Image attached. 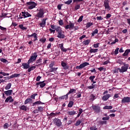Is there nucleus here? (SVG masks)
<instances>
[{
	"instance_id": "obj_60",
	"label": "nucleus",
	"mask_w": 130,
	"mask_h": 130,
	"mask_svg": "<svg viewBox=\"0 0 130 130\" xmlns=\"http://www.w3.org/2000/svg\"><path fill=\"white\" fill-rule=\"evenodd\" d=\"M109 118H110L109 116L105 117L103 118V120H109Z\"/></svg>"
},
{
	"instance_id": "obj_22",
	"label": "nucleus",
	"mask_w": 130,
	"mask_h": 130,
	"mask_svg": "<svg viewBox=\"0 0 130 130\" xmlns=\"http://www.w3.org/2000/svg\"><path fill=\"white\" fill-rule=\"evenodd\" d=\"M32 36H34L35 39L34 40V41H36L37 40L38 38H37V34L36 33H34L30 35H28V37H32Z\"/></svg>"
},
{
	"instance_id": "obj_31",
	"label": "nucleus",
	"mask_w": 130,
	"mask_h": 130,
	"mask_svg": "<svg viewBox=\"0 0 130 130\" xmlns=\"http://www.w3.org/2000/svg\"><path fill=\"white\" fill-rule=\"evenodd\" d=\"M76 90L75 89H70V90L69 91V92L67 93L68 95H70V94H72V93H76Z\"/></svg>"
},
{
	"instance_id": "obj_56",
	"label": "nucleus",
	"mask_w": 130,
	"mask_h": 130,
	"mask_svg": "<svg viewBox=\"0 0 130 130\" xmlns=\"http://www.w3.org/2000/svg\"><path fill=\"white\" fill-rule=\"evenodd\" d=\"M35 96H37V93H35L31 95L30 98L32 99H35Z\"/></svg>"
},
{
	"instance_id": "obj_5",
	"label": "nucleus",
	"mask_w": 130,
	"mask_h": 130,
	"mask_svg": "<svg viewBox=\"0 0 130 130\" xmlns=\"http://www.w3.org/2000/svg\"><path fill=\"white\" fill-rule=\"evenodd\" d=\"M92 108L96 113H99V112L101 111L100 106H99V105H92Z\"/></svg>"
},
{
	"instance_id": "obj_39",
	"label": "nucleus",
	"mask_w": 130,
	"mask_h": 130,
	"mask_svg": "<svg viewBox=\"0 0 130 130\" xmlns=\"http://www.w3.org/2000/svg\"><path fill=\"white\" fill-rule=\"evenodd\" d=\"M19 28H20V29H22V30H27V27L24 26L23 24L19 25Z\"/></svg>"
},
{
	"instance_id": "obj_12",
	"label": "nucleus",
	"mask_w": 130,
	"mask_h": 130,
	"mask_svg": "<svg viewBox=\"0 0 130 130\" xmlns=\"http://www.w3.org/2000/svg\"><path fill=\"white\" fill-rule=\"evenodd\" d=\"M46 20H47L46 18L42 19L41 22L39 23L40 27H42V28H44V27H45V25H46Z\"/></svg>"
},
{
	"instance_id": "obj_33",
	"label": "nucleus",
	"mask_w": 130,
	"mask_h": 130,
	"mask_svg": "<svg viewBox=\"0 0 130 130\" xmlns=\"http://www.w3.org/2000/svg\"><path fill=\"white\" fill-rule=\"evenodd\" d=\"M96 34H98V29H95L91 34L92 36H94Z\"/></svg>"
},
{
	"instance_id": "obj_15",
	"label": "nucleus",
	"mask_w": 130,
	"mask_h": 130,
	"mask_svg": "<svg viewBox=\"0 0 130 130\" xmlns=\"http://www.w3.org/2000/svg\"><path fill=\"white\" fill-rule=\"evenodd\" d=\"M30 63L28 62V63H22V66L23 67V69L24 70H27V69H29L30 68Z\"/></svg>"
},
{
	"instance_id": "obj_42",
	"label": "nucleus",
	"mask_w": 130,
	"mask_h": 130,
	"mask_svg": "<svg viewBox=\"0 0 130 130\" xmlns=\"http://www.w3.org/2000/svg\"><path fill=\"white\" fill-rule=\"evenodd\" d=\"M55 30L56 31V32H57V33L62 31V30H61V28H60V26H58L55 28Z\"/></svg>"
},
{
	"instance_id": "obj_19",
	"label": "nucleus",
	"mask_w": 130,
	"mask_h": 130,
	"mask_svg": "<svg viewBox=\"0 0 130 130\" xmlns=\"http://www.w3.org/2000/svg\"><path fill=\"white\" fill-rule=\"evenodd\" d=\"M4 93L6 96H11V94L13 93V90H8L4 91Z\"/></svg>"
},
{
	"instance_id": "obj_61",
	"label": "nucleus",
	"mask_w": 130,
	"mask_h": 130,
	"mask_svg": "<svg viewBox=\"0 0 130 130\" xmlns=\"http://www.w3.org/2000/svg\"><path fill=\"white\" fill-rule=\"evenodd\" d=\"M42 61V59L39 58L38 60L36 61V63H40Z\"/></svg>"
},
{
	"instance_id": "obj_51",
	"label": "nucleus",
	"mask_w": 130,
	"mask_h": 130,
	"mask_svg": "<svg viewBox=\"0 0 130 130\" xmlns=\"http://www.w3.org/2000/svg\"><path fill=\"white\" fill-rule=\"evenodd\" d=\"M118 50H119V48H117L115 50V55H116L117 54H118Z\"/></svg>"
},
{
	"instance_id": "obj_23",
	"label": "nucleus",
	"mask_w": 130,
	"mask_h": 130,
	"mask_svg": "<svg viewBox=\"0 0 130 130\" xmlns=\"http://www.w3.org/2000/svg\"><path fill=\"white\" fill-rule=\"evenodd\" d=\"M89 129L90 130H97V129H98V127L96 125L91 126L89 127Z\"/></svg>"
},
{
	"instance_id": "obj_14",
	"label": "nucleus",
	"mask_w": 130,
	"mask_h": 130,
	"mask_svg": "<svg viewBox=\"0 0 130 130\" xmlns=\"http://www.w3.org/2000/svg\"><path fill=\"white\" fill-rule=\"evenodd\" d=\"M13 102H14V99H13L12 96H9V97L6 98V99L5 100V103H9V102L10 103H11Z\"/></svg>"
},
{
	"instance_id": "obj_3",
	"label": "nucleus",
	"mask_w": 130,
	"mask_h": 130,
	"mask_svg": "<svg viewBox=\"0 0 130 130\" xmlns=\"http://www.w3.org/2000/svg\"><path fill=\"white\" fill-rule=\"evenodd\" d=\"M37 56H38V55H37V52H35L33 54L32 56H31L29 59L28 61V63H31V62H33V61H35L36 60V58H37Z\"/></svg>"
},
{
	"instance_id": "obj_43",
	"label": "nucleus",
	"mask_w": 130,
	"mask_h": 130,
	"mask_svg": "<svg viewBox=\"0 0 130 130\" xmlns=\"http://www.w3.org/2000/svg\"><path fill=\"white\" fill-rule=\"evenodd\" d=\"M31 101H32V99H27L25 101V104H28V103H29V102H31Z\"/></svg>"
},
{
	"instance_id": "obj_58",
	"label": "nucleus",
	"mask_w": 130,
	"mask_h": 130,
	"mask_svg": "<svg viewBox=\"0 0 130 130\" xmlns=\"http://www.w3.org/2000/svg\"><path fill=\"white\" fill-rule=\"evenodd\" d=\"M38 110H39V111H40L41 112L43 111V107H38Z\"/></svg>"
},
{
	"instance_id": "obj_26",
	"label": "nucleus",
	"mask_w": 130,
	"mask_h": 130,
	"mask_svg": "<svg viewBox=\"0 0 130 130\" xmlns=\"http://www.w3.org/2000/svg\"><path fill=\"white\" fill-rule=\"evenodd\" d=\"M130 52V49H126L124 53L123 54V56H126V55H128V53Z\"/></svg>"
},
{
	"instance_id": "obj_13",
	"label": "nucleus",
	"mask_w": 130,
	"mask_h": 130,
	"mask_svg": "<svg viewBox=\"0 0 130 130\" xmlns=\"http://www.w3.org/2000/svg\"><path fill=\"white\" fill-rule=\"evenodd\" d=\"M22 16H23V18H28L29 17H31L32 15L30 14V13H28V12H21Z\"/></svg>"
},
{
	"instance_id": "obj_29",
	"label": "nucleus",
	"mask_w": 130,
	"mask_h": 130,
	"mask_svg": "<svg viewBox=\"0 0 130 130\" xmlns=\"http://www.w3.org/2000/svg\"><path fill=\"white\" fill-rule=\"evenodd\" d=\"M11 87H12V83H9L6 85V86L5 87V89L6 90H9L11 89Z\"/></svg>"
},
{
	"instance_id": "obj_45",
	"label": "nucleus",
	"mask_w": 130,
	"mask_h": 130,
	"mask_svg": "<svg viewBox=\"0 0 130 130\" xmlns=\"http://www.w3.org/2000/svg\"><path fill=\"white\" fill-rule=\"evenodd\" d=\"M89 79L90 81H91V82H93V81H94V79H95V76H90Z\"/></svg>"
},
{
	"instance_id": "obj_24",
	"label": "nucleus",
	"mask_w": 130,
	"mask_h": 130,
	"mask_svg": "<svg viewBox=\"0 0 130 130\" xmlns=\"http://www.w3.org/2000/svg\"><path fill=\"white\" fill-rule=\"evenodd\" d=\"M18 77H20V74L15 73L10 76V78H11V79H13V78H18Z\"/></svg>"
},
{
	"instance_id": "obj_38",
	"label": "nucleus",
	"mask_w": 130,
	"mask_h": 130,
	"mask_svg": "<svg viewBox=\"0 0 130 130\" xmlns=\"http://www.w3.org/2000/svg\"><path fill=\"white\" fill-rule=\"evenodd\" d=\"M92 25H93V23L87 22L86 25V28H90V27H91V26H92Z\"/></svg>"
},
{
	"instance_id": "obj_55",
	"label": "nucleus",
	"mask_w": 130,
	"mask_h": 130,
	"mask_svg": "<svg viewBox=\"0 0 130 130\" xmlns=\"http://www.w3.org/2000/svg\"><path fill=\"white\" fill-rule=\"evenodd\" d=\"M110 17H111V14L110 13L107 14L106 15V19L108 20L109 18H110Z\"/></svg>"
},
{
	"instance_id": "obj_62",
	"label": "nucleus",
	"mask_w": 130,
	"mask_h": 130,
	"mask_svg": "<svg viewBox=\"0 0 130 130\" xmlns=\"http://www.w3.org/2000/svg\"><path fill=\"white\" fill-rule=\"evenodd\" d=\"M96 19L98 20H103V18H102V16H98L96 17Z\"/></svg>"
},
{
	"instance_id": "obj_64",
	"label": "nucleus",
	"mask_w": 130,
	"mask_h": 130,
	"mask_svg": "<svg viewBox=\"0 0 130 130\" xmlns=\"http://www.w3.org/2000/svg\"><path fill=\"white\" fill-rule=\"evenodd\" d=\"M59 25H60V26H62V25H63V22L62 20L59 21Z\"/></svg>"
},
{
	"instance_id": "obj_41",
	"label": "nucleus",
	"mask_w": 130,
	"mask_h": 130,
	"mask_svg": "<svg viewBox=\"0 0 130 130\" xmlns=\"http://www.w3.org/2000/svg\"><path fill=\"white\" fill-rule=\"evenodd\" d=\"M103 109H112V106H106L103 107Z\"/></svg>"
},
{
	"instance_id": "obj_17",
	"label": "nucleus",
	"mask_w": 130,
	"mask_h": 130,
	"mask_svg": "<svg viewBox=\"0 0 130 130\" xmlns=\"http://www.w3.org/2000/svg\"><path fill=\"white\" fill-rule=\"evenodd\" d=\"M110 97H111V95L110 94H107L106 95H105L103 96L102 100L104 101H107V100H108V99H109V98H110Z\"/></svg>"
},
{
	"instance_id": "obj_28",
	"label": "nucleus",
	"mask_w": 130,
	"mask_h": 130,
	"mask_svg": "<svg viewBox=\"0 0 130 130\" xmlns=\"http://www.w3.org/2000/svg\"><path fill=\"white\" fill-rule=\"evenodd\" d=\"M33 106H35V105H40V104H44L43 103L40 102V101H37L33 104Z\"/></svg>"
},
{
	"instance_id": "obj_2",
	"label": "nucleus",
	"mask_w": 130,
	"mask_h": 130,
	"mask_svg": "<svg viewBox=\"0 0 130 130\" xmlns=\"http://www.w3.org/2000/svg\"><path fill=\"white\" fill-rule=\"evenodd\" d=\"M129 67V65H128V64L124 63L123 66L121 67V69L118 68V70H119V73H124L125 72H127Z\"/></svg>"
},
{
	"instance_id": "obj_54",
	"label": "nucleus",
	"mask_w": 130,
	"mask_h": 130,
	"mask_svg": "<svg viewBox=\"0 0 130 130\" xmlns=\"http://www.w3.org/2000/svg\"><path fill=\"white\" fill-rule=\"evenodd\" d=\"M76 98H80V97L82 96L81 95V92H79L78 93H76Z\"/></svg>"
},
{
	"instance_id": "obj_49",
	"label": "nucleus",
	"mask_w": 130,
	"mask_h": 130,
	"mask_svg": "<svg viewBox=\"0 0 130 130\" xmlns=\"http://www.w3.org/2000/svg\"><path fill=\"white\" fill-rule=\"evenodd\" d=\"M106 121H100L99 123L101 125H103V124H106Z\"/></svg>"
},
{
	"instance_id": "obj_16",
	"label": "nucleus",
	"mask_w": 130,
	"mask_h": 130,
	"mask_svg": "<svg viewBox=\"0 0 130 130\" xmlns=\"http://www.w3.org/2000/svg\"><path fill=\"white\" fill-rule=\"evenodd\" d=\"M37 86H38V85H40V87L41 88H44V87H45V86L46 85V83H44V81H42V82H37L36 83Z\"/></svg>"
},
{
	"instance_id": "obj_35",
	"label": "nucleus",
	"mask_w": 130,
	"mask_h": 130,
	"mask_svg": "<svg viewBox=\"0 0 130 130\" xmlns=\"http://www.w3.org/2000/svg\"><path fill=\"white\" fill-rule=\"evenodd\" d=\"M20 109L21 110H24V111H26L27 110V107L25 106L24 105L21 106L20 107Z\"/></svg>"
},
{
	"instance_id": "obj_30",
	"label": "nucleus",
	"mask_w": 130,
	"mask_h": 130,
	"mask_svg": "<svg viewBox=\"0 0 130 130\" xmlns=\"http://www.w3.org/2000/svg\"><path fill=\"white\" fill-rule=\"evenodd\" d=\"M81 123L82 121L81 120H78L77 121H76L75 125L76 126H79V125H80V124H81Z\"/></svg>"
},
{
	"instance_id": "obj_53",
	"label": "nucleus",
	"mask_w": 130,
	"mask_h": 130,
	"mask_svg": "<svg viewBox=\"0 0 130 130\" xmlns=\"http://www.w3.org/2000/svg\"><path fill=\"white\" fill-rule=\"evenodd\" d=\"M1 61L2 62H5V63L8 62V60L7 59H5V58H1Z\"/></svg>"
},
{
	"instance_id": "obj_34",
	"label": "nucleus",
	"mask_w": 130,
	"mask_h": 130,
	"mask_svg": "<svg viewBox=\"0 0 130 130\" xmlns=\"http://www.w3.org/2000/svg\"><path fill=\"white\" fill-rule=\"evenodd\" d=\"M79 112L77 114V117H80V115H81V114H82V113H83V109H79Z\"/></svg>"
},
{
	"instance_id": "obj_52",
	"label": "nucleus",
	"mask_w": 130,
	"mask_h": 130,
	"mask_svg": "<svg viewBox=\"0 0 130 130\" xmlns=\"http://www.w3.org/2000/svg\"><path fill=\"white\" fill-rule=\"evenodd\" d=\"M0 29L1 30H2V31H7V28L4 27L2 26H0Z\"/></svg>"
},
{
	"instance_id": "obj_10",
	"label": "nucleus",
	"mask_w": 130,
	"mask_h": 130,
	"mask_svg": "<svg viewBox=\"0 0 130 130\" xmlns=\"http://www.w3.org/2000/svg\"><path fill=\"white\" fill-rule=\"evenodd\" d=\"M74 26H75V23L70 21L69 24L66 25L65 26V28L67 29H70V30H73V29H74Z\"/></svg>"
},
{
	"instance_id": "obj_18",
	"label": "nucleus",
	"mask_w": 130,
	"mask_h": 130,
	"mask_svg": "<svg viewBox=\"0 0 130 130\" xmlns=\"http://www.w3.org/2000/svg\"><path fill=\"white\" fill-rule=\"evenodd\" d=\"M59 46L60 49L62 51H63V52H67V51H68V49L63 47V44L62 43V44H59Z\"/></svg>"
},
{
	"instance_id": "obj_1",
	"label": "nucleus",
	"mask_w": 130,
	"mask_h": 130,
	"mask_svg": "<svg viewBox=\"0 0 130 130\" xmlns=\"http://www.w3.org/2000/svg\"><path fill=\"white\" fill-rule=\"evenodd\" d=\"M44 18V10L43 9H40L39 10V13L36 15V20H39V19H42Z\"/></svg>"
},
{
	"instance_id": "obj_32",
	"label": "nucleus",
	"mask_w": 130,
	"mask_h": 130,
	"mask_svg": "<svg viewBox=\"0 0 130 130\" xmlns=\"http://www.w3.org/2000/svg\"><path fill=\"white\" fill-rule=\"evenodd\" d=\"M69 98V94L68 93L66 95H63L59 98V99H68Z\"/></svg>"
},
{
	"instance_id": "obj_37",
	"label": "nucleus",
	"mask_w": 130,
	"mask_h": 130,
	"mask_svg": "<svg viewBox=\"0 0 130 130\" xmlns=\"http://www.w3.org/2000/svg\"><path fill=\"white\" fill-rule=\"evenodd\" d=\"M89 43H90V40H87L83 42V44L84 45H89Z\"/></svg>"
},
{
	"instance_id": "obj_7",
	"label": "nucleus",
	"mask_w": 130,
	"mask_h": 130,
	"mask_svg": "<svg viewBox=\"0 0 130 130\" xmlns=\"http://www.w3.org/2000/svg\"><path fill=\"white\" fill-rule=\"evenodd\" d=\"M90 64L88 62H83V63L81 64L79 66H76V69L77 70H81L82 69H84L85 67H87Z\"/></svg>"
},
{
	"instance_id": "obj_4",
	"label": "nucleus",
	"mask_w": 130,
	"mask_h": 130,
	"mask_svg": "<svg viewBox=\"0 0 130 130\" xmlns=\"http://www.w3.org/2000/svg\"><path fill=\"white\" fill-rule=\"evenodd\" d=\"M104 6L105 8V10L106 11H109L110 10H111V8H110V6H109V0H105L104 1Z\"/></svg>"
},
{
	"instance_id": "obj_6",
	"label": "nucleus",
	"mask_w": 130,
	"mask_h": 130,
	"mask_svg": "<svg viewBox=\"0 0 130 130\" xmlns=\"http://www.w3.org/2000/svg\"><path fill=\"white\" fill-rule=\"evenodd\" d=\"M26 4L28 5L29 10H32V9H34L36 7V3L33 2H27Z\"/></svg>"
},
{
	"instance_id": "obj_63",
	"label": "nucleus",
	"mask_w": 130,
	"mask_h": 130,
	"mask_svg": "<svg viewBox=\"0 0 130 130\" xmlns=\"http://www.w3.org/2000/svg\"><path fill=\"white\" fill-rule=\"evenodd\" d=\"M40 79H41V77L40 76H38L36 79L37 82H39V81H40Z\"/></svg>"
},
{
	"instance_id": "obj_20",
	"label": "nucleus",
	"mask_w": 130,
	"mask_h": 130,
	"mask_svg": "<svg viewBox=\"0 0 130 130\" xmlns=\"http://www.w3.org/2000/svg\"><path fill=\"white\" fill-rule=\"evenodd\" d=\"M61 66L63 68L64 70H68L69 69V66H67V63L61 61Z\"/></svg>"
},
{
	"instance_id": "obj_50",
	"label": "nucleus",
	"mask_w": 130,
	"mask_h": 130,
	"mask_svg": "<svg viewBox=\"0 0 130 130\" xmlns=\"http://www.w3.org/2000/svg\"><path fill=\"white\" fill-rule=\"evenodd\" d=\"M92 46H93L94 48H98V47H99V43L94 44Z\"/></svg>"
},
{
	"instance_id": "obj_57",
	"label": "nucleus",
	"mask_w": 130,
	"mask_h": 130,
	"mask_svg": "<svg viewBox=\"0 0 130 130\" xmlns=\"http://www.w3.org/2000/svg\"><path fill=\"white\" fill-rule=\"evenodd\" d=\"M80 5H76V6H75V10H76V11H77V10H79V9H80Z\"/></svg>"
},
{
	"instance_id": "obj_27",
	"label": "nucleus",
	"mask_w": 130,
	"mask_h": 130,
	"mask_svg": "<svg viewBox=\"0 0 130 130\" xmlns=\"http://www.w3.org/2000/svg\"><path fill=\"white\" fill-rule=\"evenodd\" d=\"M89 52H90V53H95V52H98V49H90Z\"/></svg>"
},
{
	"instance_id": "obj_48",
	"label": "nucleus",
	"mask_w": 130,
	"mask_h": 130,
	"mask_svg": "<svg viewBox=\"0 0 130 130\" xmlns=\"http://www.w3.org/2000/svg\"><path fill=\"white\" fill-rule=\"evenodd\" d=\"M83 18H84V16L83 15H81L78 19V22H82V21H83Z\"/></svg>"
},
{
	"instance_id": "obj_9",
	"label": "nucleus",
	"mask_w": 130,
	"mask_h": 130,
	"mask_svg": "<svg viewBox=\"0 0 130 130\" xmlns=\"http://www.w3.org/2000/svg\"><path fill=\"white\" fill-rule=\"evenodd\" d=\"M57 37L58 38L63 39V38H64L66 37V35H64V31L62 30V31H59V32H58Z\"/></svg>"
},
{
	"instance_id": "obj_47",
	"label": "nucleus",
	"mask_w": 130,
	"mask_h": 130,
	"mask_svg": "<svg viewBox=\"0 0 130 130\" xmlns=\"http://www.w3.org/2000/svg\"><path fill=\"white\" fill-rule=\"evenodd\" d=\"M40 41L42 42V43H44L45 41H46V39L45 38H42L40 40Z\"/></svg>"
},
{
	"instance_id": "obj_36",
	"label": "nucleus",
	"mask_w": 130,
	"mask_h": 130,
	"mask_svg": "<svg viewBox=\"0 0 130 130\" xmlns=\"http://www.w3.org/2000/svg\"><path fill=\"white\" fill-rule=\"evenodd\" d=\"M74 105V102L73 101H70L68 105V107H70V108H71V107Z\"/></svg>"
},
{
	"instance_id": "obj_44",
	"label": "nucleus",
	"mask_w": 130,
	"mask_h": 130,
	"mask_svg": "<svg viewBox=\"0 0 130 130\" xmlns=\"http://www.w3.org/2000/svg\"><path fill=\"white\" fill-rule=\"evenodd\" d=\"M71 3H73V0H68L67 2H64L65 5H71Z\"/></svg>"
},
{
	"instance_id": "obj_25",
	"label": "nucleus",
	"mask_w": 130,
	"mask_h": 130,
	"mask_svg": "<svg viewBox=\"0 0 130 130\" xmlns=\"http://www.w3.org/2000/svg\"><path fill=\"white\" fill-rule=\"evenodd\" d=\"M36 69V66H31L30 68H29L27 70V72L28 73H30L31 71H34Z\"/></svg>"
},
{
	"instance_id": "obj_11",
	"label": "nucleus",
	"mask_w": 130,
	"mask_h": 130,
	"mask_svg": "<svg viewBox=\"0 0 130 130\" xmlns=\"http://www.w3.org/2000/svg\"><path fill=\"white\" fill-rule=\"evenodd\" d=\"M130 98L128 96H124L122 99L121 103H129Z\"/></svg>"
},
{
	"instance_id": "obj_8",
	"label": "nucleus",
	"mask_w": 130,
	"mask_h": 130,
	"mask_svg": "<svg viewBox=\"0 0 130 130\" xmlns=\"http://www.w3.org/2000/svg\"><path fill=\"white\" fill-rule=\"evenodd\" d=\"M53 121L57 126H61V124H62L61 121H60V119L58 118H55Z\"/></svg>"
},
{
	"instance_id": "obj_40",
	"label": "nucleus",
	"mask_w": 130,
	"mask_h": 130,
	"mask_svg": "<svg viewBox=\"0 0 130 130\" xmlns=\"http://www.w3.org/2000/svg\"><path fill=\"white\" fill-rule=\"evenodd\" d=\"M57 70V68H50L49 70L50 73H52V72H55Z\"/></svg>"
},
{
	"instance_id": "obj_59",
	"label": "nucleus",
	"mask_w": 130,
	"mask_h": 130,
	"mask_svg": "<svg viewBox=\"0 0 130 130\" xmlns=\"http://www.w3.org/2000/svg\"><path fill=\"white\" fill-rule=\"evenodd\" d=\"M87 88L88 89H89V90H91V89H94V86H93L92 84L91 85L89 86H87Z\"/></svg>"
},
{
	"instance_id": "obj_21",
	"label": "nucleus",
	"mask_w": 130,
	"mask_h": 130,
	"mask_svg": "<svg viewBox=\"0 0 130 130\" xmlns=\"http://www.w3.org/2000/svg\"><path fill=\"white\" fill-rule=\"evenodd\" d=\"M67 114H68V115H70L71 116H73L75 115V114H76V111L73 110L67 112Z\"/></svg>"
},
{
	"instance_id": "obj_46",
	"label": "nucleus",
	"mask_w": 130,
	"mask_h": 130,
	"mask_svg": "<svg viewBox=\"0 0 130 130\" xmlns=\"http://www.w3.org/2000/svg\"><path fill=\"white\" fill-rule=\"evenodd\" d=\"M116 98H119V93H115L114 94L113 100L116 99Z\"/></svg>"
}]
</instances>
